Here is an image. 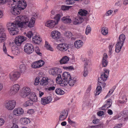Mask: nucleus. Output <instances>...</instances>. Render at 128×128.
I'll list each match as a JSON object with an SVG mask.
<instances>
[{"mask_svg":"<svg viewBox=\"0 0 128 128\" xmlns=\"http://www.w3.org/2000/svg\"><path fill=\"white\" fill-rule=\"evenodd\" d=\"M35 20V18L32 17L29 21V18L27 16L20 15L16 18L14 22L8 23L7 26L10 35H14L17 34L18 32L17 26L32 28L34 26Z\"/></svg>","mask_w":128,"mask_h":128,"instance_id":"nucleus-1","label":"nucleus"},{"mask_svg":"<svg viewBox=\"0 0 128 128\" xmlns=\"http://www.w3.org/2000/svg\"><path fill=\"white\" fill-rule=\"evenodd\" d=\"M26 39V38L24 36H19L15 38L14 42L15 45H13L11 47V50L12 53L16 55H18L20 53V51L18 46L22 43Z\"/></svg>","mask_w":128,"mask_h":128,"instance_id":"nucleus-2","label":"nucleus"},{"mask_svg":"<svg viewBox=\"0 0 128 128\" xmlns=\"http://www.w3.org/2000/svg\"><path fill=\"white\" fill-rule=\"evenodd\" d=\"M18 0H9L8 6L11 8L10 12L13 14L16 15L20 14V9L17 5Z\"/></svg>","mask_w":128,"mask_h":128,"instance_id":"nucleus-3","label":"nucleus"},{"mask_svg":"<svg viewBox=\"0 0 128 128\" xmlns=\"http://www.w3.org/2000/svg\"><path fill=\"white\" fill-rule=\"evenodd\" d=\"M126 36L124 34H122L120 36L118 42L116 46V52L118 53L120 51L123 45Z\"/></svg>","mask_w":128,"mask_h":128,"instance_id":"nucleus-4","label":"nucleus"},{"mask_svg":"<svg viewBox=\"0 0 128 128\" xmlns=\"http://www.w3.org/2000/svg\"><path fill=\"white\" fill-rule=\"evenodd\" d=\"M61 16L60 14H57L55 17H54L55 20H51L47 21L45 24V26L50 28H53L56 24H57Z\"/></svg>","mask_w":128,"mask_h":128,"instance_id":"nucleus-5","label":"nucleus"},{"mask_svg":"<svg viewBox=\"0 0 128 128\" xmlns=\"http://www.w3.org/2000/svg\"><path fill=\"white\" fill-rule=\"evenodd\" d=\"M51 36L52 38L58 42H62L64 40L63 38L60 36V33L57 31L54 30L52 32Z\"/></svg>","mask_w":128,"mask_h":128,"instance_id":"nucleus-6","label":"nucleus"},{"mask_svg":"<svg viewBox=\"0 0 128 128\" xmlns=\"http://www.w3.org/2000/svg\"><path fill=\"white\" fill-rule=\"evenodd\" d=\"M16 102L14 100L6 101L5 103V106L6 108L8 110H13L15 107Z\"/></svg>","mask_w":128,"mask_h":128,"instance_id":"nucleus-7","label":"nucleus"},{"mask_svg":"<svg viewBox=\"0 0 128 128\" xmlns=\"http://www.w3.org/2000/svg\"><path fill=\"white\" fill-rule=\"evenodd\" d=\"M24 51L27 54H30L34 52V49L33 46L30 43H26L24 47Z\"/></svg>","mask_w":128,"mask_h":128,"instance_id":"nucleus-8","label":"nucleus"},{"mask_svg":"<svg viewBox=\"0 0 128 128\" xmlns=\"http://www.w3.org/2000/svg\"><path fill=\"white\" fill-rule=\"evenodd\" d=\"M20 75V73L18 71L12 72L9 74V77L11 80L14 81L19 78Z\"/></svg>","mask_w":128,"mask_h":128,"instance_id":"nucleus-9","label":"nucleus"},{"mask_svg":"<svg viewBox=\"0 0 128 128\" xmlns=\"http://www.w3.org/2000/svg\"><path fill=\"white\" fill-rule=\"evenodd\" d=\"M109 70H104V72L102 73L101 76L98 78V81L100 82V83H102V81L103 82H105L107 80L108 76L109 75Z\"/></svg>","mask_w":128,"mask_h":128,"instance_id":"nucleus-10","label":"nucleus"},{"mask_svg":"<svg viewBox=\"0 0 128 128\" xmlns=\"http://www.w3.org/2000/svg\"><path fill=\"white\" fill-rule=\"evenodd\" d=\"M117 118L118 120H121L122 122L127 121L128 119V110L123 111L122 114L118 115Z\"/></svg>","mask_w":128,"mask_h":128,"instance_id":"nucleus-11","label":"nucleus"},{"mask_svg":"<svg viewBox=\"0 0 128 128\" xmlns=\"http://www.w3.org/2000/svg\"><path fill=\"white\" fill-rule=\"evenodd\" d=\"M49 74L56 77L57 76L58 74H60L62 72L61 70L57 68H52L49 71Z\"/></svg>","mask_w":128,"mask_h":128,"instance_id":"nucleus-12","label":"nucleus"},{"mask_svg":"<svg viewBox=\"0 0 128 128\" xmlns=\"http://www.w3.org/2000/svg\"><path fill=\"white\" fill-rule=\"evenodd\" d=\"M20 86L18 84H15L11 88L9 92L11 94L14 95L16 94L19 90Z\"/></svg>","mask_w":128,"mask_h":128,"instance_id":"nucleus-13","label":"nucleus"},{"mask_svg":"<svg viewBox=\"0 0 128 128\" xmlns=\"http://www.w3.org/2000/svg\"><path fill=\"white\" fill-rule=\"evenodd\" d=\"M69 45L66 44L62 43L58 45L57 46L58 49L61 51H65L69 48Z\"/></svg>","mask_w":128,"mask_h":128,"instance_id":"nucleus-14","label":"nucleus"},{"mask_svg":"<svg viewBox=\"0 0 128 128\" xmlns=\"http://www.w3.org/2000/svg\"><path fill=\"white\" fill-rule=\"evenodd\" d=\"M52 100V98L51 96L44 97L41 98V103L42 105L48 104L51 102Z\"/></svg>","mask_w":128,"mask_h":128,"instance_id":"nucleus-15","label":"nucleus"},{"mask_svg":"<svg viewBox=\"0 0 128 128\" xmlns=\"http://www.w3.org/2000/svg\"><path fill=\"white\" fill-rule=\"evenodd\" d=\"M98 82L97 84L98 86L96 88V95H98L102 91V87L101 85H102L103 88L106 85V84L104 82H102V83H100V82H99L98 81ZM102 81H101V82Z\"/></svg>","mask_w":128,"mask_h":128,"instance_id":"nucleus-16","label":"nucleus"},{"mask_svg":"<svg viewBox=\"0 0 128 128\" xmlns=\"http://www.w3.org/2000/svg\"><path fill=\"white\" fill-rule=\"evenodd\" d=\"M30 92V90L29 87H24L23 89V92L21 96L24 98L26 97L29 94L30 95L31 92Z\"/></svg>","mask_w":128,"mask_h":128,"instance_id":"nucleus-17","label":"nucleus"},{"mask_svg":"<svg viewBox=\"0 0 128 128\" xmlns=\"http://www.w3.org/2000/svg\"><path fill=\"white\" fill-rule=\"evenodd\" d=\"M17 5L20 10H23L25 9L27 6V4L25 1L24 0H20L18 1Z\"/></svg>","mask_w":128,"mask_h":128,"instance_id":"nucleus-18","label":"nucleus"},{"mask_svg":"<svg viewBox=\"0 0 128 128\" xmlns=\"http://www.w3.org/2000/svg\"><path fill=\"white\" fill-rule=\"evenodd\" d=\"M24 111L23 109L20 108H15L13 110V114L14 115L18 116L23 114Z\"/></svg>","mask_w":128,"mask_h":128,"instance_id":"nucleus-19","label":"nucleus"},{"mask_svg":"<svg viewBox=\"0 0 128 128\" xmlns=\"http://www.w3.org/2000/svg\"><path fill=\"white\" fill-rule=\"evenodd\" d=\"M6 36L4 30L2 28L0 30V42H4L6 40Z\"/></svg>","mask_w":128,"mask_h":128,"instance_id":"nucleus-20","label":"nucleus"},{"mask_svg":"<svg viewBox=\"0 0 128 128\" xmlns=\"http://www.w3.org/2000/svg\"><path fill=\"white\" fill-rule=\"evenodd\" d=\"M108 56L107 54L104 53L102 56V64L103 67H106L108 64V61L107 59Z\"/></svg>","mask_w":128,"mask_h":128,"instance_id":"nucleus-21","label":"nucleus"},{"mask_svg":"<svg viewBox=\"0 0 128 128\" xmlns=\"http://www.w3.org/2000/svg\"><path fill=\"white\" fill-rule=\"evenodd\" d=\"M68 115V113L66 111H62L60 114L59 118L60 121L64 120L67 117Z\"/></svg>","mask_w":128,"mask_h":128,"instance_id":"nucleus-22","label":"nucleus"},{"mask_svg":"<svg viewBox=\"0 0 128 128\" xmlns=\"http://www.w3.org/2000/svg\"><path fill=\"white\" fill-rule=\"evenodd\" d=\"M29 99L30 100L34 102H36L38 101V98L36 94L34 92H32L30 94Z\"/></svg>","mask_w":128,"mask_h":128,"instance_id":"nucleus-23","label":"nucleus"},{"mask_svg":"<svg viewBox=\"0 0 128 128\" xmlns=\"http://www.w3.org/2000/svg\"><path fill=\"white\" fill-rule=\"evenodd\" d=\"M84 20L83 18L80 16L76 17L74 20L73 24H79Z\"/></svg>","mask_w":128,"mask_h":128,"instance_id":"nucleus-24","label":"nucleus"},{"mask_svg":"<svg viewBox=\"0 0 128 128\" xmlns=\"http://www.w3.org/2000/svg\"><path fill=\"white\" fill-rule=\"evenodd\" d=\"M35 35V36H34L32 38V42L36 44H39L42 41L41 38L40 37L37 36L36 34Z\"/></svg>","mask_w":128,"mask_h":128,"instance_id":"nucleus-25","label":"nucleus"},{"mask_svg":"<svg viewBox=\"0 0 128 128\" xmlns=\"http://www.w3.org/2000/svg\"><path fill=\"white\" fill-rule=\"evenodd\" d=\"M84 44L83 42L81 40H78L76 41L74 43V45L76 48H79L82 47Z\"/></svg>","mask_w":128,"mask_h":128,"instance_id":"nucleus-26","label":"nucleus"},{"mask_svg":"<svg viewBox=\"0 0 128 128\" xmlns=\"http://www.w3.org/2000/svg\"><path fill=\"white\" fill-rule=\"evenodd\" d=\"M111 100V99H108L106 101V104L104 105L102 107V110H105V109L104 108H110L111 106L112 103L110 102Z\"/></svg>","mask_w":128,"mask_h":128,"instance_id":"nucleus-27","label":"nucleus"},{"mask_svg":"<svg viewBox=\"0 0 128 128\" xmlns=\"http://www.w3.org/2000/svg\"><path fill=\"white\" fill-rule=\"evenodd\" d=\"M48 78L46 77H43L40 82V83L42 86H46L48 84Z\"/></svg>","mask_w":128,"mask_h":128,"instance_id":"nucleus-28","label":"nucleus"},{"mask_svg":"<svg viewBox=\"0 0 128 128\" xmlns=\"http://www.w3.org/2000/svg\"><path fill=\"white\" fill-rule=\"evenodd\" d=\"M71 78L70 75L68 72H65L63 73L62 76V79H64L68 81Z\"/></svg>","mask_w":128,"mask_h":128,"instance_id":"nucleus-29","label":"nucleus"},{"mask_svg":"<svg viewBox=\"0 0 128 128\" xmlns=\"http://www.w3.org/2000/svg\"><path fill=\"white\" fill-rule=\"evenodd\" d=\"M69 59L68 57L66 56L63 57L62 59L60 60V62L61 64H67Z\"/></svg>","mask_w":128,"mask_h":128,"instance_id":"nucleus-30","label":"nucleus"},{"mask_svg":"<svg viewBox=\"0 0 128 128\" xmlns=\"http://www.w3.org/2000/svg\"><path fill=\"white\" fill-rule=\"evenodd\" d=\"M22 123L25 125H26L30 122V120L29 119L26 118H22L21 119Z\"/></svg>","mask_w":128,"mask_h":128,"instance_id":"nucleus-31","label":"nucleus"},{"mask_svg":"<svg viewBox=\"0 0 128 128\" xmlns=\"http://www.w3.org/2000/svg\"><path fill=\"white\" fill-rule=\"evenodd\" d=\"M76 82V79L73 78H71L68 80V83L70 86H73Z\"/></svg>","mask_w":128,"mask_h":128,"instance_id":"nucleus-32","label":"nucleus"},{"mask_svg":"<svg viewBox=\"0 0 128 128\" xmlns=\"http://www.w3.org/2000/svg\"><path fill=\"white\" fill-rule=\"evenodd\" d=\"M19 68L20 71L21 73H24L25 72L26 69V67L24 64L20 65Z\"/></svg>","mask_w":128,"mask_h":128,"instance_id":"nucleus-33","label":"nucleus"},{"mask_svg":"<svg viewBox=\"0 0 128 128\" xmlns=\"http://www.w3.org/2000/svg\"><path fill=\"white\" fill-rule=\"evenodd\" d=\"M69 17L66 16L62 18V20L63 22L65 23H70L72 22L71 20L68 18Z\"/></svg>","mask_w":128,"mask_h":128,"instance_id":"nucleus-34","label":"nucleus"},{"mask_svg":"<svg viewBox=\"0 0 128 128\" xmlns=\"http://www.w3.org/2000/svg\"><path fill=\"white\" fill-rule=\"evenodd\" d=\"M88 12L86 10H84L80 9L79 10L78 13L80 16L81 17L83 16H86L88 14Z\"/></svg>","mask_w":128,"mask_h":128,"instance_id":"nucleus-35","label":"nucleus"},{"mask_svg":"<svg viewBox=\"0 0 128 128\" xmlns=\"http://www.w3.org/2000/svg\"><path fill=\"white\" fill-rule=\"evenodd\" d=\"M59 84L61 86H64L67 85L68 84V81L64 79H62L61 81L59 82Z\"/></svg>","mask_w":128,"mask_h":128,"instance_id":"nucleus-36","label":"nucleus"},{"mask_svg":"<svg viewBox=\"0 0 128 128\" xmlns=\"http://www.w3.org/2000/svg\"><path fill=\"white\" fill-rule=\"evenodd\" d=\"M114 45V44L111 43H110L108 46L109 51L108 55L109 56H110L111 55L112 53V48Z\"/></svg>","mask_w":128,"mask_h":128,"instance_id":"nucleus-37","label":"nucleus"},{"mask_svg":"<svg viewBox=\"0 0 128 128\" xmlns=\"http://www.w3.org/2000/svg\"><path fill=\"white\" fill-rule=\"evenodd\" d=\"M55 92L57 94L60 95H62L64 94V92L62 89L60 88L56 89Z\"/></svg>","mask_w":128,"mask_h":128,"instance_id":"nucleus-38","label":"nucleus"},{"mask_svg":"<svg viewBox=\"0 0 128 128\" xmlns=\"http://www.w3.org/2000/svg\"><path fill=\"white\" fill-rule=\"evenodd\" d=\"M2 50L4 52V53L6 54L8 56H10V57L12 58V59H13L14 58V57L13 56H10V55H9L7 54V49L6 47V43L4 42L3 43V46Z\"/></svg>","mask_w":128,"mask_h":128,"instance_id":"nucleus-39","label":"nucleus"},{"mask_svg":"<svg viewBox=\"0 0 128 128\" xmlns=\"http://www.w3.org/2000/svg\"><path fill=\"white\" fill-rule=\"evenodd\" d=\"M101 32L104 35H105L108 33V28L106 27H103L102 28Z\"/></svg>","mask_w":128,"mask_h":128,"instance_id":"nucleus-40","label":"nucleus"},{"mask_svg":"<svg viewBox=\"0 0 128 128\" xmlns=\"http://www.w3.org/2000/svg\"><path fill=\"white\" fill-rule=\"evenodd\" d=\"M64 35L68 38H70L72 36V33L69 32H65L64 34Z\"/></svg>","mask_w":128,"mask_h":128,"instance_id":"nucleus-41","label":"nucleus"},{"mask_svg":"<svg viewBox=\"0 0 128 128\" xmlns=\"http://www.w3.org/2000/svg\"><path fill=\"white\" fill-rule=\"evenodd\" d=\"M45 46L48 50L51 51H53V48L51 47L50 45L48 44V42L46 41L45 42Z\"/></svg>","mask_w":128,"mask_h":128,"instance_id":"nucleus-42","label":"nucleus"},{"mask_svg":"<svg viewBox=\"0 0 128 128\" xmlns=\"http://www.w3.org/2000/svg\"><path fill=\"white\" fill-rule=\"evenodd\" d=\"M34 34L31 31H29L26 33V36L29 38H30Z\"/></svg>","mask_w":128,"mask_h":128,"instance_id":"nucleus-43","label":"nucleus"},{"mask_svg":"<svg viewBox=\"0 0 128 128\" xmlns=\"http://www.w3.org/2000/svg\"><path fill=\"white\" fill-rule=\"evenodd\" d=\"M39 68L42 66L44 64V62L42 60H39L37 61Z\"/></svg>","mask_w":128,"mask_h":128,"instance_id":"nucleus-44","label":"nucleus"},{"mask_svg":"<svg viewBox=\"0 0 128 128\" xmlns=\"http://www.w3.org/2000/svg\"><path fill=\"white\" fill-rule=\"evenodd\" d=\"M91 28L89 25L87 26L86 30L85 33L86 35H88L91 32Z\"/></svg>","mask_w":128,"mask_h":128,"instance_id":"nucleus-45","label":"nucleus"},{"mask_svg":"<svg viewBox=\"0 0 128 128\" xmlns=\"http://www.w3.org/2000/svg\"><path fill=\"white\" fill-rule=\"evenodd\" d=\"M32 68H39L37 61L33 62L32 64Z\"/></svg>","mask_w":128,"mask_h":128,"instance_id":"nucleus-46","label":"nucleus"},{"mask_svg":"<svg viewBox=\"0 0 128 128\" xmlns=\"http://www.w3.org/2000/svg\"><path fill=\"white\" fill-rule=\"evenodd\" d=\"M68 121L69 124L72 125L73 126H76V123L75 122L71 120L70 118H68Z\"/></svg>","mask_w":128,"mask_h":128,"instance_id":"nucleus-47","label":"nucleus"},{"mask_svg":"<svg viewBox=\"0 0 128 128\" xmlns=\"http://www.w3.org/2000/svg\"><path fill=\"white\" fill-rule=\"evenodd\" d=\"M31 100H28L26 101V102L24 104V106L25 107H26L28 106L31 105L32 104V102H31Z\"/></svg>","mask_w":128,"mask_h":128,"instance_id":"nucleus-48","label":"nucleus"},{"mask_svg":"<svg viewBox=\"0 0 128 128\" xmlns=\"http://www.w3.org/2000/svg\"><path fill=\"white\" fill-rule=\"evenodd\" d=\"M88 74V71L87 68H84L83 73L84 76H86Z\"/></svg>","mask_w":128,"mask_h":128,"instance_id":"nucleus-49","label":"nucleus"},{"mask_svg":"<svg viewBox=\"0 0 128 128\" xmlns=\"http://www.w3.org/2000/svg\"><path fill=\"white\" fill-rule=\"evenodd\" d=\"M35 51L36 52L38 55L41 56L42 55L41 53L40 52V50L39 49V48L38 47H36L35 48Z\"/></svg>","mask_w":128,"mask_h":128,"instance_id":"nucleus-50","label":"nucleus"},{"mask_svg":"<svg viewBox=\"0 0 128 128\" xmlns=\"http://www.w3.org/2000/svg\"><path fill=\"white\" fill-rule=\"evenodd\" d=\"M40 78L39 77H37L36 78L34 82V84L35 85H38L40 82L39 81Z\"/></svg>","mask_w":128,"mask_h":128,"instance_id":"nucleus-51","label":"nucleus"},{"mask_svg":"<svg viewBox=\"0 0 128 128\" xmlns=\"http://www.w3.org/2000/svg\"><path fill=\"white\" fill-rule=\"evenodd\" d=\"M70 7L69 6H62L61 7V9L63 10H68Z\"/></svg>","mask_w":128,"mask_h":128,"instance_id":"nucleus-52","label":"nucleus"},{"mask_svg":"<svg viewBox=\"0 0 128 128\" xmlns=\"http://www.w3.org/2000/svg\"><path fill=\"white\" fill-rule=\"evenodd\" d=\"M92 51L91 50H90L87 51V55L89 57H90L92 56Z\"/></svg>","mask_w":128,"mask_h":128,"instance_id":"nucleus-53","label":"nucleus"},{"mask_svg":"<svg viewBox=\"0 0 128 128\" xmlns=\"http://www.w3.org/2000/svg\"><path fill=\"white\" fill-rule=\"evenodd\" d=\"M66 2L68 4H73L74 2V0H66Z\"/></svg>","mask_w":128,"mask_h":128,"instance_id":"nucleus-54","label":"nucleus"},{"mask_svg":"<svg viewBox=\"0 0 128 128\" xmlns=\"http://www.w3.org/2000/svg\"><path fill=\"white\" fill-rule=\"evenodd\" d=\"M113 12L112 10H109L107 11L105 15L106 16H108L111 15Z\"/></svg>","mask_w":128,"mask_h":128,"instance_id":"nucleus-55","label":"nucleus"},{"mask_svg":"<svg viewBox=\"0 0 128 128\" xmlns=\"http://www.w3.org/2000/svg\"><path fill=\"white\" fill-rule=\"evenodd\" d=\"M5 121L2 118H0V126L3 125L4 124Z\"/></svg>","mask_w":128,"mask_h":128,"instance_id":"nucleus-56","label":"nucleus"},{"mask_svg":"<svg viewBox=\"0 0 128 128\" xmlns=\"http://www.w3.org/2000/svg\"><path fill=\"white\" fill-rule=\"evenodd\" d=\"M104 114V112L103 111H98L97 113V114L98 116H102V115H103Z\"/></svg>","mask_w":128,"mask_h":128,"instance_id":"nucleus-57","label":"nucleus"},{"mask_svg":"<svg viewBox=\"0 0 128 128\" xmlns=\"http://www.w3.org/2000/svg\"><path fill=\"white\" fill-rule=\"evenodd\" d=\"M63 68L64 69H68L69 70H72L73 69V67L72 66H68V67L64 66V67H63Z\"/></svg>","mask_w":128,"mask_h":128,"instance_id":"nucleus-58","label":"nucleus"},{"mask_svg":"<svg viewBox=\"0 0 128 128\" xmlns=\"http://www.w3.org/2000/svg\"><path fill=\"white\" fill-rule=\"evenodd\" d=\"M96 128H103L104 125L102 124L96 125Z\"/></svg>","mask_w":128,"mask_h":128,"instance_id":"nucleus-59","label":"nucleus"},{"mask_svg":"<svg viewBox=\"0 0 128 128\" xmlns=\"http://www.w3.org/2000/svg\"><path fill=\"white\" fill-rule=\"evenodd\" d=\"M60 74H57V76H58L56 78V81H58L60 79H61V75Z\"/></svg>","mask_w":128,"mask_h":128,"instance_id":"nucleus-60","label":"nucleus"},{"mask_svg":"<svg viewBox=\"0 0 128 128\" xmlns=\"http://www.w3.org/2000/svg\"><path fill=\"white\" fill-rule=\"evenodd\" d=\"M122 126V124H118L114 126L115 128H121Z\"/></svg>","mask_w":128,"mask_h":128,"instance_id":"nucleus-61","label":"nucleus"},{"mask_svg":"<svg viewBox=\"0 0 128 128\" xmlns=\"http://www.w3.org/2000/svg\"><path fill=\"white\" fill-rule=\"evenodd\" d=\"M115 5L116 6L121 7L122 5V4L119 1H118V2L116 3Z\"/></svg>","mask_w":128,"mask_h":128,"instance_id":"nucleus-62","label":"nucleus"},{"mask_svg":"<svg viewBox=\"0 0 128 128\" xmlns=\"http://www.w3.org/2000/svg\"><path fill=\"white\" fill-rule=\"evenodd\" d=\"M99 120L98 119H96L92 121V122L94 124H97L99 122Z\"/></svg>","mask_w":128,"mask_h":128,"instance_id":"nucleus-63","label":"nucleus"},{"mask_svg":"<svg viewBox=\"0 0 128 128\" xmlns=\"http://www.w3.org/2000/svg\"><path fill=\"white\" fill-rule=\"evenodd\" d=\"M13 126L11 128H18V126L16 124L13 123Z\"/></svg>","mask_w":128,"mask_h":128,"instance_id":"nucleus-64","label":"nucleus"}]
</instances>
